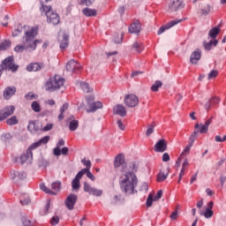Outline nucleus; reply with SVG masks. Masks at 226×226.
I'll return each mask as SVG.
<instances>
[{
    "label": "nucleus",
    "instance_id": "nucleus-1",
    "mask_svg": "<svg viewBox=\"0 0 226 226\" xmlns=\"http://www.w3.org/2000/svg\"><path fill=\"white\" fill-rule=\"evenodd\" d=\"M132 171L125 172L120 177V189L126 194H133L135 188L138 185V177L135 172L138 171V166L135 162L131 163L130 166Z\"/></svg>",
    "mask_w": 226,
    "mask_h": 226
},
{
    "label": "nucleus",
    "instance_id": "nucleus-2",
    "mask_svg": "<svg viewBox=\"0 0 226 226\" xmlns=\"http://www.w3.org/2000/svg\"><path fill=\"white\" fill-rule=\"evenodd\" d=\"M36 35L37 29L34 27H32L29 31H26L23 37L25 40L24 45H17L14 48V51L17 53H22L26 49H31L32 51H34L37 49V44L41 43V41L34 40Z\"/></svg>",
    "mask_w": 226,
    "mask_h": 226
},
{
    "label": "nucleus",
    "instance_id": "nucleus-3",
    "mask_svg": "<svg viewBox=\"0 0 226 226\" xmlns=\"http://www.w3.org/2000/svg\"><path fill=\"white\" fill-rule=\"evenodd\" d=\"M41 11L45 12L47 17V22L49 24H52L54 26H56L59 24L60 17L56 12L51 11V6H47L42 4V7L41 8Z\"/></svg>",
    "mask_w": 226,
    "mask_h": 226
},
{
    "label": "nucleus",
    "instance_id": "nucleus-4",
    "mask_svg": "<svg viewBox=\"0 0 226 226\" xmlns=\"http://www.w3.org/2000/svg\"><path fill=\"white\" fill-rule=\"evenodd\" d=\"M64 85V79L60 77L59 75H56L53 78H50V79L47 83L48 90L49 92H54L56 90L60 89Z\"/></svg>",
    "mask_w": 226,
    "mask_h": 226
},
{
    "label": "nucleus",
    "instance_id": "nucleus-5",
    "mask_svg": "<svg viewBox=\"0 0 226 226\" xmlns=\"http://www.w3.org/2000/svg\"><path fill=\"white\" fill-rule=\"evenodd\" d=\"M124 103L125 106L132 109L139 105V97L135 95V94H127V95L124 97Z\"/></svg>",
    "mask_w": 226,
    "mask_h": 226
},
{
    "label": "nucleus",
    "instance_id": "nucleus-6",
    "mask_svg": "<svg viewBox=\"0 0 226 226\" xmlns=\"http://www.w3.org/2000/svg\"><path fill=\"white\" fill-rule=\"evenodd\" d=\"M19 66L14 64L13 56L6 57L2 64V69L6 71H11L12 72L18 71Z\"/></svg>",
    "mask_w": 226,
    "mask_h": 226
},
{
    "label": "nucleus",
    "instance_id": "nucleus-7",
    "mask_svg": "<svg viewBox=\"0 0 226 226\" xmlns=\"http://www.w3.org/2000/svg\"><path fill=\"white\" fill-rule=\"evenodd\" d=\"M213 117H210V118H207L204 124H195L194 125V132H196V135L198 133L203 134L207 133L209 125L212 124Z\"/></svg>",
    "mask_w": 226,
    "mask_h": 226
},
{
    "label": "nucleus",
    "instance_id": "nucleus-8",
    "mask_svg": "<svg viewBox=\"0 0 226 226\" xmlns=\"http://www.w3.org/2000/svg\"><path fill=\"white\" fill-rule=\"evenodd\" d=\"M66 70L72 73H78L81 70V65L78 61L72 59L68 62Z\"/></svg>",
    "mask_w": 226,
    "mask_h": 226
},
{
    "label": "nucleus",
    "instance_id": "nucleus-9",
    "mask_svg": "<svg viewBox=\"0 0 226 226\" xmlns=\"http://www.w3.org/2000/svg\"><path fill=\"white\" fill-rule=\"evenodd\" d=\"M197 139V131H193L192 134H191L189 139V145H187V147H185V148H184V152H182V154H180V158H183L184 156H186L191 150V147L193 146L194 141Z\"/></svg>",
    "mask_w": 226,
    "mask_h": 226
},
{
    "label": "nucleus",
    "instance_id": "nucleus-10",
    "mask_svg": "<svg viewBox=\"0 0 226 226\" xmlns=\"http://www.w3.org/2000/svg\"><path fill=\"white\" fill-rule=\"evenodd\" d=\"M84 191L90 195L101 197L103 194L102 190L93 188L87 182L84 183Z\"/></svg>",
    "mask_w": 226,
    "mask_h": 226
},
{
    "label": "nucleus",
    "instance_id": "nucleus-11",
    "mask_svg": "<svg viewBox=\"0 0 226 226\" xmlns=\"http://www.w3.org/2000/svg\"><path fill=\"white\" fill-rule=\"evenodd\" d=\"M182 21H183L182 19H174V20L168 22V24H166V26H161V28H159V31H157V35L162 34L166 30L172 28L173 26H177V24L181 23Z\"/></svg>",
    "mask_w": 226,
    "mask_h": 226
},
{
    "label": "nucleus",
    "instance_id": "nucleus-12",
    "mask_svg": "<svg viewBox=\"0 0 226 226\" xmlns=\"http://www.w3.org/2000/svg\"><path fill=\"white\" fill-rule=\"evenodd\" d=\"M34 148H31V147H30L29 149L26 150V154H24L23 155H21L20 158L19 157H15L14 162H19V161H20V163L24 164L27 160H29V159L32 160V158H33V152H32V150Z\"/></svg>",
    "mask_w": 226,
    "mask_h": 226
},
{
    "label": "nucleus",
    "instance_id": "nucleus-13",
    "mask_svg": "<svg viewBox=\"0 0 226 226\" xmlns=\"http://www.w3.org/2000/svg\"><path fill=\"white\" fill-rule=\"evenodd\" d=\"M155 153H164L167 150V141L165 139H159L154 147Z\"/></svg>",
    "mask_w": 226,
    "mask_h": 226
},
{
    "label": "nucleus",
    "instance_id": "nucleus-14",
    "mask_svg": "<svg viewBox=\"0 0 226 226\" xmlns=\"http://www.w3.org/2000/svg\"><path fill=\"white\" fill-rule=\"evenodd\" d=\"M201 58V50L200 49H196L190 55V63L192 64H197Z\"/></svg>",
    "mask_w": 226,
    "mask_h": 226
},
{
    "label": "nucleus",
    "instance_id": "nucleus-15",
    "mask_svg": "<svg viewBox=\"0 0 226 226\" xmlns=\"http://www.w3.org/2000/svg\"><path fill=\"white\" fill-rule=\"evenodd\" d=\"M42 68H44L43 63L34 62V63H30L27 65L26 70L30 72H36L41 71Z\"/></svg>",
    "mask_w": 226,
    "mask_h": 226
},
{
    "label": "nucleus",
    "instance_id": "nucleus-16",
    "mask_svg": "<svg viewBox=\"0 0 226 226\" xmlns=\"http://www.w3.org/2000/svg\"><path fill=\"white\" fill-rule=\"evenodd\" d=\"M125 167H126V162L124 161V157L123 154H119L115 159V168L116 169L121 168L122 170H124Z\"/></svg>",
    "mask_w": 226,
    "mask_h": 226
},
{
    "label": "nucleus",
    "instance_id": "nucleus-17",
    "mask_svg": "<svg viewBox=\"0 0 226 226\" xmlns=\"http://www.w3.org/2000/svg\"><path fill=\"white\" fill-rule=\"evenodd\" d=\"M142 26L139 20L132 22L131 26H129V33L131 34H139L141 31Z\"/></svg>",
    "mask_w": 226,
    "mask_h": 226
},
{
    "label": "nucleus",
    "instance_id": "nucleus-18",
    "mask_svg": "<svg viewBox=\"0 0 226 226\" xmlns=\"http://www.w3.org/2000/svg\"><path fill=\"white\" fill-rule=\"evenodd\" d=\"M77 200H78V197H77L76 195H74V194H71V195L67 198V200H66V201H65V204H66V207H67V208H68L69 210H73L74 206H75V204H76V202H77Z\"/></svg>",
    "mask_w": 226,
    "mask_h": 226
},
{
    "label": "nucleus",
    "instance_id": "nucleus-19",
    "mask_svg": "<svg viewBox=\"0 0 226 226\" xmlns=\"http://www.w3.org/2000/svg\"><path fill=\"white\" fill-rule=\"evenodd\" d=\"M114 113L119 115L122 117H126L127 111L125 106H123V104H117L114 108Z\"/></svg>",
    "mask_w": 226,
    "mask_h": 226
},
{
    "label": "nucleus",
    "instance_id": "nucleus-20",
    "mask_svg": "<svg viewBox=\"0 0 226 226\" xmlns=\"http://www.w3.org/2000/svg\"><path fill=\"white\" fill-rule=\"evenodd\" d=\"M16 93L15 87H7L4 92V98L9 100Z\"/></svg>",
    "mask_w": 226,
    "mask_h": 226
},
{
    "label": "nucleus",
    "instance_id": "nucleus-21",
    "mask_svg": "<svg viewBox=\"0 0 226 226\" xmlns=\"http://www.w3.org/2000/svg\"><path fill=\"white\" fill-rule=\"evenodd\" d=\"M219 102H220L219 97H211V99L209 101H207V102H206L205 109L209 110L211 109V107L218 104Z\"/></svg>",
    "mask_w": 226,
    "mask_h": 226
},
{
    "label": "nucleus",
    "instance_id": "nucleus-22",
    "mask_svg": "<svg viewBox=\"0 0 226 226\" xmlns=\"http://www.w3.org/2000/svg\"><path fill=\"white\" fill-rule=\"evenodd\" d=\"M68 121H70V125L69 128L72 132H74L78 129L79 127V122L78 120H75V117L72 115L69 118Z\"/></svg>",
    "mask_w": 226,
    "mask_h": 226
},
{
    "label": "nucleus",
    "instance_id": "nucleus-23",
    "mask_svg": "<svg viewBox=\"0 0 226 226\" xmlns=\"http://www.w3.org/2000/svg\"><path fill=\"white\" fill-rule=\"evenodd\" d=\"M49 139H50L49 136H44L43 138H41V139H39V141H36V143H33L31 145V148L35 149L43 144H47Z\"/></svg>",
    "mask_w": 226,
    "mask_h": 226
},
{
    "label": "nucleus",
    "instance_id": "nucleus-24",
    "mask_svg": "<svg viewBox=\"0 0 226 226\" xmlns=\"http://www.w3.org/2000/svg\"><path fill=\"white\" fill-rule=\"evenodd\" d=\"M218 44V40L217 39H213L210 40L208 42H204L203 46H204V49L207 51H209L212 49V46L216 47Z\"/></svg>",
    "mask_w": 226,
    "mask_h": 226
},
{
    "label": "nucleus",
    "instance_id": "nucleus-25",
    "mask_svg": "<svg viewBox=\"0 0 226 226\" xmlns=\"http://www.w3.org/2000/svg\"><path fill=\"white\" fill-rule=\"evenodd\" d=\"M82 12L83 14L86 16V17H95L97 15V11L95 9H91V8H84L82 10Z\"/></svg>",
    "mask_w": 226,
    "mask_h": 226
},
{
    "label": "nucleus",
    "instance_id": "nucleus-26",
    "mask_svg": "<svg viewBox=\"0 0 226 226\" xmlns=\"http://www.w3.org/2000/svg\"><path fill=\"white\" fill-rule=\"evenodd\" d=\"M81 175L79 172L77 174L75 179L72 181V185L73 190H79L80 188V179H81Z\"/></svg>",
    "mask_w": 226,
    "mask_h": 226
},
{
    "label": "nucleus",
    "instance_id": "nucleus-27",
    "mask_svg": "<svg viewBox=\"0 0 226 226\" xmlns=\"http://www.w3.org/2000/svg\"><path fill=\"white\" fill-rule=\"evenodd\" d=\"M221 32V29L219 28V26H215V27H212L209 32H208V36L211 38V39H214L215 40V38L218 36V34H220Z\"/></svg>",
    "mask_w": 226,
    "mask_h": 226
},
{
    "label": "nucleus",
    "instance_id": "nucleus-28",
    "mask_svg": "<svg viewBox=\"0 0 226 226\" xmlns=\"http://www.w3.org/2000/svg\"><path fill=\"white\" fill-rule=\"evenodd\" d=\"M169 176V169H166L157 175V182H163L167 179Z\"/></svg>",
    "mask_w": 226,
    "mask_h": 226
},
{
    "label": "nucleus",
    "instance_id": "nucleus-29",
    "mask_svg": "<svg viewBox=\"0 0 226 226\" xmlns=\"http://www.w3.org/2000/svg\"><path fill=\"white\" fill-rule=\"evenodd\" d=\"M3 113L4 114L5 117H9L10 116L13 115L15 112L14 106H5L4 109H2Z\"/></svg>",
    "mask_w": 226,
    "mask_h": 226
},
{
    "label": "nucleus",
    "instance_id": "nucleus-30",
    "mask_svg": "<svg viewBox=\"0 0 226 226\" xmlns=\"http://www.w3.org/2000/svg\"><path fill=\"white\" fill-rule=\"evenodd\" d=\"M65 145V141L64 139H59L56 148H54V154L56 156H60L61 155V147L64 146Z\"/></svg>",
    "mask_w": 226,
    "mask_h": 226
},
{
    "label": "nucleus",
    "instance_id": "nucleus-31",
    "mask_svg": "<svg viewBox=\"0 0 226 226\" xmlns=\"http://www.w3.org/2000/svg\"><path fill=\"white\" fill-rule=\"evenodd\" d=\"M69 46V35L67 34H64L63 39L60 42V49H65Z\"/></svg>",
    "mask_w": 226,
    "mask_h": 226
},
{
    "label": "nucleus",
    "instance_id": "nucleus-32",
    "mask_svg": "<svg viewBox=\"0 0 226 226\" xmlns=\"http://www.w3.org/2000/svg\"><path fill=\"white\" fill-rule=\"evenodd\" d=\"M102 108V102L100 101H97L96 102H93V104H90V109H87V112H95L97 109Z\"/></svg>",
    "mask_w": 226,
    "mask_h": 226
},
{
    "label": "nucleus",
    "instance_id": "nucleus-33",
    "mask_svg": "<svg viewBox=\"0 0 226 226\" xmlns=\"http://www.w3.org/2000/svg\"><path fill=\"white\" fill-rule=\"evenodd\" d=\"M144 49V45L142 42L135 41L134 44H132V50H134L136 53H141Z\"/></svg>",
    "mask_w": 226,
    "mask_h": 226
},
{
    "label": "nucleus",
    "instance_id": "nucleus-34",
    "mask_svg": "<svg viewBox=\"0 0 226 226\" xmlns=\"http://www.w3.org/2000/svg\"><path fill=\"white\" fill-rule=\"evenodd\" d=\"M51 191L54 193H51V195H56L57 192L60 191L61 189V183L60 182H55L51 185Z\"/></svg>",
    "mask_w": 226,
    "mask_h": 226
},
{
    "label": "nucleus",
    "instance_id": "nucleus-35",
    "mask_svg": "<svg viewBox=\"0 0 226 226\" xmlns=\"http://www.w3.org/2000/svg\"><path fill=\"white\" fill-rule=\"evenodd\" d=\"M79 174H80V177H83V176L85 174H87V177L92 180L93 182H94L96 180L95 177L91 173L90 170H81L79 172Z\"/></svg>",
    "mask_w": 226,
    "mask_h": 226
},
{
    "label": "nucleus",
    "instance_id": "nucleus-36",
    "mask_svg": "<svg viewBox=\"0 0 226 226\" xmlns=\"http://www.w3.org/2000/svg\"><path fill=\"white\" fill-rule=\"evenodd\" d=\"M11 41L5 40L0 43V51H4L11 47Z\"/></svg>",
    "mask_w": 226,
    "mask_h": 226
},
{
    "label": "nucleus",
    "instance_id": "nucleus-37",
    "mask_svg": "<svg viewBox=\"0 0 226 226\" xmlns=\"http://www.w3.org/2000/svg\"><path fill=\"white\" fill-rule=\"evenodd\" d=\"M69 108V104H67V102H65L62 108L60 109V115L58 117V120L62 121L64 119V113L65 112V110H67Z\"/></svg>",
    "mask_w": 226,
    "mask_h": 226
},
{
    "label": "nucleus",
    "instance_id": "nucleus-38",
    "mask_svg": "<svg viewBox=\"0 0 226 226\" xmlns=\"http://www.w3.org/2000/svg\"><path fill=\"white\" fill-rule=\"evenodd\" d=\"M162 87V82L161 80H155L154 84H152V91L158 92L159 88Z\"/></svg>",
    "mask_w": 226,
    "mask_h": 226
},
{
    "label": "nucleus",
    "instance_id": "nucleus-39",
    "mask_svg": "<svg viewBox=\"0 0 226 226\" xmlns=\"http://www.w3.org/2000/svg\"><path fill=\"white\" fill-rule=\"evenodd\" d=\"M80 86H81V88L83 89V91H84L85 93L88 94V93L93 92V88L90 87V86H89L88 83H87V82H82Z\"/></svg>",
    "mask_w": 226,
    "mask_h": 226
},
{
    "label": "nucleus",
    "instance_id": "nucleus-40",
    "mask_svg": "<svg viewBox=\"0 0 226 226\" xmlns=\"http://www.w3.org/2000/svg\"><path fill=\"white\" fill-rule=\"evenodd\" d=\"M200 215H203L206 219H209L214 215V212L210 209H206L205 213L200 212Z\"/></svg>",
    "mask_w": 226,
    "mask_h": 226
},
{
    "label": "nucleus",
    "instance_id": "nucleus-41",
    "mask_svg": "<svg viewBox=\"0 0 226 226\" xmlns=\"http://www.w3.org/2000/svg\"><path fill=\"white\" fill-rule=\"evenodd\" d=\"M81 162L83 163L84 166H86V169H83L81 170H90L92 168V162L91 161H87V159H82Z\"/></svg>",
    "mask_w": 226,
    "mask_h": 226
},
{
    "label": "nucleus",
    "instance_id": "nucleus-42",
    "mask_svg": "<svg viewBox=\"0 0 226 226\" xmlns=\"http://www.w3.org/2000/svg\"><path fill=\"white\" fill-rule=\"evenodd\" d=\"M31 107L34 112H36V113L41 112V106H40L39 102H37V101H34V102H32Z\"/></svg>",
    "mask_w": 226,
    "mask_h": 226
},
{
    "label": "nucleus",
    "instance_id": "nucleus-43",
    "mask_svg": "<svg viewBox=\"0 0 226 226\" xmlns=\"http://www.w3.org/2000/svg\"><path fill=\"white\" fill-rule=\"evenodd\" d=\"M20 203L23 205V206H26L30 203V199L27 195H22L20 197Z\"/></svg>",
    "mask_w": 226,
    "mask_h": 226
},
{
    "label": "nucleus",
    "instance_id": "nucleus-44",
    "mask_svg": "<svg viewBox=\"0 0 226 226\" xmlns=\"http://www.w3.org/2000/svg\"><path fill=\"white\" fill-rule=\"evenodd\" d=\"M15 177H18L19 179L23 180L26 177V174L24 171H12Z\"/></svg>",
    "mask_w": 226,
    "mask_h": 226
},
{
    "label": "nucleus",
    "instance_id": "nucleus-45",
    "mask_svg": "<svg viewBox=\"0 0 226 226\" xmlns=\"http://www.w3.org/2000/svg\"><path fill=\"white\" fill-rule=\"evenodd\" d=\"M219 75V72L217 70H212L207 74V79H215Z\"/></svg>",
    "mask_w": 226,
    "mask_h": 226
},
{
    "label": "nucleus",
    "instance_id": "nucleus-46",
    "mask_svg": "<svg viewBox=\"0 0 226 226\" xmlns=\"http://www.w3.org/2000/svg\"><path fill=\"white\" fill-rule=\"evenodd\" d=\"M6 122L9 125H15L19 123L17 117H11V118H8Z\"/></svg>",
    "mask_w": 226,
    "mask_h": 226
},
{
    "label": "nucleus",
    "instance_id": "nucleus-47",
    "mask_svg": "<svg viewBox=\"0 0 226 226\" xmlns=\"http://www.w3.org/2000/svg\"><path fill=\"white\" fill-rule=\"evenodd\" d=\"M154 126L155 124L154 122H152V124H150V125H148V129H147V136H150L154 132Z\"/></svg>",
    "mask_w": 226,
    "mask_h": 226
},
{
    "label": "nucleus",
    "instance_id": "nucleus-48",
    "mask_svg": "<svg viewBox=\"0 0 226 226\" xmlns=\"http://www.w3.org/2000/svg\"><path fill=\"white\" fill-rule=\"evenodd\" d=\"M211 11V6L208 4H206L202 9H201V13L203 15H207Z\"/></svg>",
    "mask_w": 226,
    "mask_h": 226
},
{
    "label": "nucleus",
    "instance_id": "nucleus-49",
    "mask_svg": "<svg viewBox=\"0 0 226 226\" xmlns=\"http://www.w3.org/2000/svg\"><path fill=\"white\" fill-rule=\"evenodd\" d=\"M28 130L32 132V133H34L36 131H37V129H36V127H35V122H29V124H28Z\"/></svg>",
    "mask_w": 226,
    "mask_h": 226
},
{
    "label": "nucleus",
    "instance_id": "nucleus-50",
    "mask_svg": "<svg viewBox=\"0 0 226 226\" xmlns=\"http://www.w3.org/2000/svg\"><path fill=\"white\" fill-rule=\"evenodd\" d=\"M40 188H41L44 192H46V193H48V194H55V192H52V191L49 190V188H47L44 184H41V185H40Z\"/></svg>",
    "mask_w": 226,
    "mask_h": 226
},
{
    "label": "nucleus",
    "instance_id": "nucleus-51",
    "mask_svg": "<svg viewBox=\"0 0 226 226\" xmlns=\"http://www.w3.org/2000/svg\"><path fill=\"white\" fill-rule=\"evenodd\" d=\"M26 100L32 101V100H36L38 98V95H35V94H33V92H29L26 95Z\"/></svg>",
    "mask_w": 226,
    "mask_h": 226
},
{
    "label": "nucleus",
    "instance_id": "nucleus-52",
    "mask_svg": "<svg viewBox=\"0 0 226 226\" xmlns=\"http://www.w3.org/2000/svg\"><path fill=\"white\" fill-rule=\"evenodd\" d=\"M8 20H9V16L8 15H5V16H3L1 18V23L4 26H8Z\"/></svg>",
    "mask_w": 226,
    "mask_h": 226
},
{
    "label": "nucleus",
    "instance_id": "nucleus-53",
    "mask_svg": "<svg viewBox=\"0 0 226 226\" xmlns=\"http://www.w3.org/2000/svg\"><path fill=\"white\" fill-rule=\"evenodd\" d=\"M154 201V200H153L152 194L148 195V199H147V207H151Z\"/></svg>",
    "mask_w": 226,
    "mask_h": 226
},
{
    "label": "nucleus",
    "instance_id": "nucleus-54",
    "mask_svg": "<svg viewBox=\"0 0 226 226\" xmlns=\"http://www.w3.org/2000/svg\"><path fill=\"white\" fill-rule=\"evenodd\" d=\"M177 216H178V210L177 208L173 213H171V215H170V218H171L172 221H175L177 219Z\"/></svg>",
    "mask_w": 226,
    "mask_h": 226
},
{
    "label": "nucleus",
    "instance_id": "nucleus-55",
    "mask_svg": "<svg viewBox=\"0 0 226 226\" xmlns=\"http://www.w3.org/2000/svg\"><path fill=\"white\" fill-rule=\"evenodd\" d=\"M113 205H118L121 203V199L118 196H115L111 201Z\"/></svg>",
    "mask_w": 226,
    "mask_h": 226
},
{
    "label": "nucleus",
    "instance_id": "nucleus-56",
    "mask_svg": "<svg viewBox=\"0 0 226 226\" xmlns=\"http://www.w3.org/2000/svg\"><path fill=\"white\" fill-rule=\"evenodd\" d=\"M50 223L53 225V226H56L59 223V217L58 216H55L51 219L50 221Z\"/></svg>",
    "mask_w": 226,
    "mask_h": 226
},
{
    "label": "nucleus",
    "instance_id": "nucleus-57",
    "mask_svg": "<svg viewBox=\"0 0 226 226\" xmlns=\"http://www.w3.org/2000/svg\"><path fill=\"white\" fill-rule=\"evenodd\" d=\"M162 196V191L160 190L159 192H157V194H155V197L154 198V201H157L159 200Z\"/></svg>",
    "mask_w": 226,
    "mask_h": 226
},
{
    "label": "nucleus",
    "instance_id": "nucleus-58",
    "mask_svg": "<svg viewBox=\"0 0 226 226\" xmlns=\"http://www.w3.org/2000/svg\"><path fill=\"white\" fill-rule=\"evenodd\" d=\"M21 34V29L19 28H15L12 32V36L13 37H17L19 34Z\"/></svg>",
    "mask_w": 226,
    "mask_h": 226
},
{
    "label": "nucleus",
    "instance_id": "nucleus-59",
    "mask_svg": "<svg viewBox=\"0 0 226 226\" xmlns=\"http://www.w3.org/2000/svg\"><path fill=\"white\" fill-rule=\"evenodd\" d=\"M53 128V124H47V125L44 126L43 132H49L52 130Z\"/></svg>",
    "mask_w": 226,
    "mask_h": 226
},
{
    "label": "nucleus",
    "instance_id": "nucleus-60",
    "mask_svg": "<svg viewBox=\"0 0 226 226\" xmlns=\"http://www.w3.org/2000/svg\"><path fill=\"white\" fill-rule=\"evenodd\" d=\"M170 160L169 154H162V162H167Z\"/></svg>",
    "mask_w": 226,
    "mask_h": 226
},
{
    "label": "nucleus",
    "instance_id": "nucleus-61",
    "mask_svg": "<svg viewBox=\"0 0 226 226\" xmlns=\"http://www.w3.org/2000/svg\"><path fill=\"white\" fill-rule=\"evenodd\" d=\"M188 166H189L188 160L187 159L184 160V162L182 164V170H185L188 168Z\"/></svg>",
    "mask_w": 226,
    "mask_h": 226
},
{
    "label": "nucleus",
    "instance_id": "nucleus-62",
    "mask_svg": "<svg viewBox=\"0 0 226 226\" xmlns=\"http://www.w3.org/2000/svg\"><path fill=\"white\" fill-rule=\"evenodd\" d=\"M68 152H69L68 147H64V148H62V150H61V154L67 155Z\"/></svg>",
    "mask_w": 226,
    "mask_h": 226
},
{
    "label": "nucleus",
    "instance_id": "nucleus-63",
    "mask_svg": "<svg viewBox=\"0 0 226 226\" xmlns=\"http://www.w3.org/2000/svg\"><path fill=\"white\" fill-rule=\"evenodd\" d=\"M117 124H118V127L120 128V130H122V131L125 130V125H124L122 120H118Z\"/></svg>",
    "mask_w": 226,
    "mask_h": 226
},
{
    "label": "nucleus",
    "instance_id": "nucleus-64",
    "mask_svg": "<svg viewBox=\"0 0 226 226\" xmlns=\"http://www.w3.org/2000/svg\"><path fill=\"white\" fill-rule=\"evenodd\" d=\"M23 224H24V226H33L31 221L28 220V219H25V220L23 221Z\"/></svg>",
    "mask_w": 226,
    "mask_h": 226
}]
</instances>
